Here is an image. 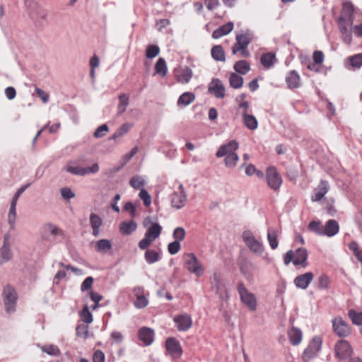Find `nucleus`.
<instances>
[{
	"mask_svg": "<svg viewBox=\"0 0 362 362\" xmlns=\"http://www.w3.org/2000/svg\"><path fill=\"white\" fill-rule=\"evenodd\" d=\"M354 6L350 1L342 3L340 15L337 21L343 42L347 45L352 42Z\"/></svg>",
	"mask_w": 362,
	"mask_h": 362,
	"instance_id": "nucleus-1",
	"label": "nucleus"
},
{
	"mask_svg": "<svg viewBox=\"0 0 362 362\" xmlns=\"http://www.w3.org/2000/svg\"><path fill=\"white\" fill-rule=\"evenodd\" d=\"M83 158H78L68 161L65 170L66 172L78 176H86L89 174H95L99 170L100 167L98 163H94L90 167L83 168L79 166L80 164L83 163Z\"/></svg>",
	"mask_w": 362,
	"mask_h": 362,
	"instance_id": "nucleus-2",
	"label": "nucleus"
},
{
	"mask_svg": "<svg viewBox=\"0 0 362 362\" xmlns=\"http://www.w3.org/2000/svg\"><path fill=\"white\" fill-rule=\"evenodd\" d=\"M235 40V43L231 48L232 54H236L239 52L241 57H249L250 54L247 49V47L252 42V37L250 34L248 32L237 34Z\"/></svg>",
	"mask_w": 362,
	"mask_h": 362,
	"instance_id": "nucleus-3",
	"label": "nucleus"
},
{
	"mask_svg": "<svg viewBox=\"0 0 362 362\" xmlns=\"http://www.w3.org/2000/svg\"><path fill=\"white\" fill-rule=\"evenodd\" d=\"M184 265L186 269L197 277L204 273V267L194 253H186L184 256Z\"/></svg>",
	"mask_w": 362,
	"mask_h": 362,
	"instance_id": "nucleus-4",
	"label": "nucleus"
},
{
	"mask_svg": "<svg viewBox=\"0 0 362 362\" xmlns=\"http://www.w3.org/2000/svg\"><path fill=\"white\" fill-rule=\"evenodd\" d=\"M212 290L222 300H228L229 294L226 286V281L222 278L219 272H214L211 278Z\"/></svg>",
	"mask_w": 362,
	"mask_h": 362,
	"instance_id": "nucleus-5",
	"label": "nucleus"
},
{
	"mask_svg": "<svg viewBox=\"0 0 362 362\" xmlns=\"http://www.w3.org/2000/svg\"><path fill=\"white\" fill-rule=\"evenodd\" d=\"M237 291L241 302L246 305L250 311H255L257 306L255 296L247 290L243 282L238 284Z\"/></svg>",
	"mask_w": 362,
	"mask_h": 362,
	"instance_id": "nucleus-6",
	"label": "nucleus"
},
{
	"mask_svg": "<svg viewBox=\"0 0 362 362\" xmlns=\"http://www.w3.org/2000/svg\"><path fill=\"white\" fill-rule=\"evenodd\" d=\"M322 341L318 336L314 337L302 354V358L307 362L316 357L321 350Z\"/></svg>",
	"mask_w": 362,
	"mask_h": 362,
	"instance_id": "nucleus-7",
	"label": "nucleus"
},
{
	"mask_svg": "<svg viewBox=\"0 0 362 362\" xmlns=\"http://www.w3.org/2000/svg\"><path fill=\"white\" fill-rule=\"evenodd\" d=\"M6 311L7 313H13L16 310V300L18 298L15 289L10 285H7L4 288L2 293Z\"/></svg>",
	"mask_w": 362,
	"mask_h": 362,
	"instance_id": "nucleus-8",
	"label": "nucleus"
},
{
	"mask_svg": "<svg viewBox=\"0 0 362 362\" xmlns=\"http://www.w3.org/2000/svg\"><path fill=\"white\" fill-rule=\"evenodd\" d=\"M242 237L246 245L252 252L259 255H261L263 253L264 246L262 243L255 238L251 231H244Z\"/></svg>",
	"mask_w": 362,
	"mask_h": 362,
	"instance_id": "nucleus-9",
	"label": "nucleus"
},
{
	"mask_svg": "<svg viewBox=\"0 0 362 362\" xmlns=\"http://www.w3.org/2000/svg\"><path fill=\"white\" fill-rule=\"evenodd\" d=\"M170 202L172 207L176 209H180L185 206L187 202V193L182 184L179 185L178 191L170 194Z\"/></svg>",
	"mask_w": 362,
	"mask_h": 362,
	"instance_id": "nucleus-10",
	"label": "nucleus"
},
{
	"mask_svg": "<svg viewBox=\"0 0 362 362\" xmlns=\"http://www.w3.org/2000/svg\"><path fill=\"white\" fill-rule=\"evenodd\" d=\"M143 225L147 230L145 236L154 241L157 239L162 231V227L158 223H153L151 217L144 218Z\"/></svg>",
	"mask_w": 362,
	"mask_h": 362,
	"instance_id": "nucleus-11",
	"label": "nucleus"
},
{
	"mask_svg": "<svg viewBox=\"0 0 362 362\" xmlns=\"http://www.w3.org/2000/svg\"><path fill=\"white\" fill-rule=\"evenodd\" d=\"M334 350L336 356L341 360L349 358L353 352L350 344L344 339L339 340L336 343Z\"/></svg>",
	"mask_w": 362,
	"mask_h": 362,
	"instance_id": "nucleus-12",
	"label": "nucleus"
},
{
	"mask_svg": "<svg viewBox=\"0 0 362 362\" xmlns=\"http://www.w3.org/2000/svg\"><path fill=\"white\" fill-rule=\"evenodd\" d=\"M332 322L334 332L337 336L346 337L351 334V327L341 317H335L332 320Z\"/></svg>",
	"mask_w": 362,
	"mask_h": 362,
	"instance_id": "nucleus-13",
	"label": "nucleus"
},
{
	"mask_svg": "<svg viewBox=\"0 0 362 362\" xmlns=\"http://www.w3.org/2000/svg\"><path fill=\"white\" fill-rule=\"evenodd\" d=\"M266 178L268 185L274 191L279 189L282 184L281 175L275 168H269L267 169Z\"/></svg>",
	"mask_w": 362,
	"mask_h": 362,
	"instance_id": "nucleus-14",
	"label": "nucleus"
},
{
	"mask_svg": "<svg viewBox=\"0 0 362 362\" xmlns=\"http://www.w3.org/2000/svg\"><path fill=\"white\" fill-rule=\"evenodd\" d=\"M176 327L180 332H186L189 330L192 325V317L187 313L175 315L173 317Z\"/></svg>",
	"mask_w": 362,
	"mask_h": 362,
	"instance_id": "nucleus-15",
	"label": "nucleus"
},
{
	"mask_svg": "<svg viewBox=\"0 0 362 362\" xmlns=\"http://www.w3.org/2000/svg\"><path fill=\"white\" fill-rule=\"evenodd\" d=\"M208 91L217 98H223L226 89L222 81L218 78H213L208 86Z\"/></svg>",
	"mask_w": 362,
	"mask_h": 362,
	"instance_id": "nucleus-16",
	"label": "nucleus"
},
{
	"mask_svg": "<svg viewBox=\"0 0 362 362\" xmlns=\"http://www.w3.org/2000/svg\"><path fill=\"white\" fill-rule=\"evenodd\" d=\"M239 144L236 140H231L227 144H222L216 153L217 158L233 153L238 149Z\"/></svg>",
	"mask_w": 362,
	"mask_h": 362,
	"instance_id": "nucleus-17",
	"label": "nucleus"
},
{
	"mask_svg": "<svg viewBox=\"0 0 362 362\" xmlns=\"http://www.w3.org/2000/svg\"><path fill=\"white\" fill-rule=\"evenodd\" d=\"M13 257V252L9 244L8 235L4 238L2 246L0 247V264L10 261Z\"/></svg>",
	"mask_w": 362,
	"mask_h": 362,
	"instance_id": "nucleus-18",
	"label": "nucleus"
},
{
	"mask_svg": "<svg viewBox=\"0 0 362 362\" xmlns=\"http://www.w3.org/2000/svg\"><path fill=\"white\" fill-rule=\"evenodd\" d=\"M314 275L312 272H306L303 274L297 276L293 281L295 286L300 289H306L313 281Z\"/></svg>",
	"mask_w": 362,
	"mask_h": 362,
	"instance_id": "nucleus-19",
	"label": "nucleus"
},
{
	"mask_svg": "<svg viewBox=\"0 0 362 362\" xmlns=\"http://www.w3.org/2000/svg\"><path fill=\"white\" fill-rule=\"evenodd\" d=\"M165 348L168 352L173 357H180L182 354L180 344L175 338H168L166 339Z\"/></svg>",
	"mask_w": 362,
	"mask_h": 362,
	"instance_id": "nucleus-20",
	"label": "nucleus"
},
{
	"mask_svg": "<svg viewBox=\"0 0 362 362\" xmlns=\"http://www.w3.org/2000/svg\"><path fill=\"white\" fill-rule=\"evenodd\" d=\"M138 337L145 346H149L153 341L154 331L151 328L144 327L139 330Z\"/></svg>",
	"mask_w": 362,
	"mask_h": 362,
	"instance_id": "nucleus-21",
	"label": "nucleus"
},
{
	"mask_svg": "<svg viewBox=\"0 0 362 362\" xmlns=\"http://www.w3.org/2000/svg\"><path fill=\"white\" fill-rule=\"evenodd\" d=\"M329 188V183L327 181L321 180L317 187L315 189L314 194L311 197L312 201H320L327 193Z\"/></svg>",
	"mask_w": 362,
	"mask_h": 362,
	"instance_id": "nucleus-22",
	"label": "nucleus"
},
{
	"mask_svg": "<svg viewBox=\"0 0 362 362\" xmlns=\"http://www.w3.org/2000/svg\"><path fill=\"white\" fill-rule=\"evenodd\" d=\"M308 251L304 247L298 248L294 252L293 264L296 266L301 265L303 267L307 266Z\"/></svg>",
	"mask_w": 362,
	"mask_h": 362,
	"instance_id": "nucleus-23",
	"label": "nucleus"
},
{
	"mask_svg": "<svg viewBox=\"0 0 362 362\" xmlns=\"http://www.w3.org/2000/svg\"><path fill=\"white\" fill-rule=\"evenodd\" d=\"M339 230V226L337 221L330 219L323 226V235L332 237L337 234Z\"/></svg>",
	"mask_w": 362,
	"mask_h": 362,
	"instance_id": "nucleus-24",
	"label": "nucleus"
},
{
	"mask_svg": "<svg viewBox=\"0 0 362 362\" xmlns=\"http://www.w3.org/2000/svg\"><path fill=\"white\" fill-rule=\"evenodd\" d=\"M89 221L93 230V235L98 237L100 234V228L103 225V219L98 214L91 213L90 215Z\"/></svg>",
	"mask_w": 362,
	"mask_h": 362,
	"instance_id": "nucleus-25",
	"label": "nucleus"
},
{
	"mask_svg": "<svg viewBox=\"0 0 362 362\" xmlns=\"http://www.w3.org/2000/svg\"><path fill=\"white\" fill-rule=\"evenodd\" d=\"M233 29V23L228 22L227 23L220 26L218 28L216 29L213 33L212 37L214 39L220 38L224 35L230 33Z\"/></svg>",
	"mask_w": 362,
	"mask_h": 362,
	"instance_id": "nucleus-26",
	"label": "nucleus"
},
{
	"mask_svg": "<svg viewBox=\"0 0 362 362\" xmlns=\"http://www.w3.org/2000/svg\"><path fill=\"white\" fill-rule=\"evenodd\" d=\"M288 337L291 344L293 346H297L302 340L303 334L300 329L292 327L288 332Z\"/></svg>",
	"mask_w": 362,
	"mask_h": 362,
	"instance_id": "nucleus-27",
	"label": "nucleus"
},
{
	"mask_svg": "<svg viewBox=\"0 0 362 362\" xmlns=\"http://www.w3.org/2000/svg\"><path fill=\"white\" fill-rule=\"evenodd\" d=\"M137 224L134 221H123L119 225L120 233L124 235H129L136 230Z\"/></svg>",
	"mask_w": 362,
	"mask_h": 362,
	"instance_id": "nucleus-28",
	"label": "nucleus"
},
{
	"mask_svg": "<svg viewBox=\"0 0 362 362\" xmlns=\"http://www.w3.org/2000/svg\"><path fill=\"white\" fill-rule=\"evenodd\" d=\"M195 100V95L191 92H185L178 98L177 105L179 107H185L189 105Z\"/></svg>",
	"mask_w": 362,
	"mask_h": 362,
	"instance_id": "nucleus-29",
	"label": "nucleus"
},
{
	"mask_svg": "<svg viewBox=\"0 0 362 362\" xmlns=\"http://www.w3.org/2000/svg\"><path fill=\"white\" fill-rule=\"evenodd\" d=\"M286 82L290 88H297L300 86V76L296 71H291L286 78Z\"/></svg>",
	"mask_w": 362,
	"mask_h": 362,
	"instance_id": "nucleus-30",
	"label": "nucleus"
},
{
	"mask_svg": "<svg viewBox=\"0 0 362 362\" xmlns=\"http://www.w3.org/2000/svg\"><path fill=\"white\" fill-rule=\"evenodd\" d=\"M141 291L142 288L141 287H137L134 289V293L136 296L134 306L139 309L146 307L148 303V299L144 295L139 294Z\"/></svg>",
	"mask_w": 362,
	"mask_h": 362,
	"instance_id": "nucleus-31",
	"label": "nucleus"
},
{
	"mask_svg": "<svg viewBox=\"0 0 362 362\" xmlns=\"http://www.w3.org/2000/svg\"><path fill=\"white\" fill-rule=\"evenodd\" d=\"M242 115L243 118V122L247 129L250 130H255L257 128L258 122L254 115L246 112H242Z\"/></svg>",
	"mask_w": 362,
	"mask_h": 362,
	"instance_id": "nucleus-32",
	"label": "nucleus"
},
{
	"mask_svg": "<svg viewBox=\"0 0 362 362\" xmlns=\"http://www.w3.org/2000/svg\"><path fill=\"white\" fill-rule=\"evenodd\" d=\"M112 248V243L107 239H101L98 240L95 245V249L100 253H107Z\"/></svg>",
	"mask_w": 362,
	"mask_h": 362,
	"instance_id": "nucleus-33",
	"label": "nucleus"
},
{
	"mask_svg": "<svg viewBox=\"0 0 362 362\" xmlns=\"http://www.w3.org/2000/svg\"><path fill=\"white\" fill-rule=\"evenodd\" d=\"M211 54L212 58L217 62H225L226 55L223 47L221 45H215L211 48Z\"/></svg>",
	"mask_w": 362,
	"mask_h": 362,
	"instance_id": "nucleus-34",
	"label": "nucleus"
},
{
	"mask_svg": "<svg viewBox=\"0 0 362 362\" xmlns=\"http://www.w3.org/2000/svg\"><path fill=\"white\" fill-rule=\"evenodd\" d=\"M233 69L238 74L245 75L250 70V65L246 60H240L234 64Z\"/></svg>",
	"mask_w": 362,
	"mask_h": 362,
	"instance_id": "nucleus-35",
	"label": "nucleus"
},
{
	"mask_svg": "<svg viewBox=\"0 0 362 362\" xmlns=\"http://www.w3.org/2000/svg\"><path fill=\"white\" fill-rule=\"evenodd\" d=\"M16 205L17 203L11 201L9 212L8 214V222L11 230L15 229L16 218Z\"/></svg>",
	"mask_w": 362,
	"mask_h": 362,
	"instance_id": "nucleus-36",
	"label": "nucleus"
},
{
	"mask_svg": "<svg viewBox=\"0 0 362 362\" xmlns=\"http://www.w3.org/2000/svg\"><path fill=\"white\" fill-rule=\"evenodd\" d=\"M277 236V231L275 229L271 228H268L267 240L272 250L276 249L279 245Z\"/></svg>",
	"mask_w": 362,
	"mask_h": 362,
	"instance_id": "nucleus-37",
	"label": "nucleus"
},
{
	"mask_svg": "<svg viewBox=\"0 0 362 362\" xmlns=\"http://www.w3.org/2000/svg\"><path fill=\"white\" fill-rule=\"evenodd\" d=\"M177 80L181 83H187L189 82L192 77V71L189 68H185L182 70L180 73L177 74Z\"/></svg>",
	"mask_w": 362,
	"mask_h": 362,
	"instance_id": "nucleus-38",
	"label": "nucleus"
},
{
	"mask_svg": "<svg viewBox=\"0 0 362 362\" xmlns=\"http://www.w3.org/2000/svg\"><path fill=\"white\" fill-rule=\"evenodd\" d=\"M261 63L267 69L271 68L276 60V55L272 52L263 54L261 57Z\"/></svg>",
	"mask_w": 362,
	"mask_h": 362,
	"instance_id": "nucleus-39",
	"label": "nucleus"
},
{
	"mask_svg": "<svg viewBox=\"0 0 362 362\" xmlns=\"http://www.w3.org/2000/svg\"><path fill=\"white\" fill-rule=\"evenodd\" d=\"M119 104L117 106V113L118 115H122L124 113L127 109V107L129 103V98L125 93H121L119 95Z\"/></svg>",
	"mask_w": 362,
	"mask_h": 362,
	"instance_id": "nucleus-40",
	"label": "nucleus"
},
{
	"mask_svg": "<svg viewBox=\"0 0 362 362\" xmlns=\"http://www.w3.org/2000/svg\"><path fill=\"white\" fill-rule=\"evenodd\" d=\"M132 124L129 122H125L117 129V131L110 138L112 140H116L117 138L122 137L125 135L132 128Z\"/></svg>",
	"mask_w": 362,
	"mask_h": 362,
	"instance_id": "nucleus-41",
	"label": "nucleus"
},
{
	"mask_svg": "<svg viewBox=\"0 0 362 362\" xmlns=\"http://www.w3.org/2000/svg\"><path fill=\"white\" fill-rule=\"evenodd\" d=\"M229 83L232 88L239 89L243 85V78L236 73H232L229 77Z\"/></svg>",
	"mask_w": 362,
	"mask_h": 362,
	"instance_id": "nucleus-42",
	"label": "nucleus"
},
{
	"mask_svg": "<svg viewBox=\"0 0 362 362\" xmlns=\"http://www.w3.org/2000/svg\"><path fill=\"white\" fill-rule=\"evenodd\" d=\"M156 74L164 77L167 74L168 67L165 60L163 58H159L155 64Z\"/></svg>",
	"mask_w": 362,
	"mask_h": 362,
	"instance_id": "nucleus-43",
	"label": "nucleus"
},
{
	"mask_svg": "<svg viewBox=\"0 0 362 362\" xmlns=\"http://www.w3.org/2000/svg\"><path fill=\"white\" fill-rule=\"evenodd\" d=\"M144 259L148 264H153L160 260V255L154 250H146Z\"/></svg>",
	"mask_w": 362,
	"mask_h": 362,
	"instance_id": "nucleus-44",
	"label": "nucleus"
},
{
	"mask_svg": "<svg viewBox=\"0 0 362 362\" xmlns=\"http://www.w3.org/2000/svg\"><path fill=\"white\" fill-rule=\"evenodd\" d=\"M330 284L329 277L325 273L321 274L317 279V288L320 290H326Z\"/></svg>",
	"mask_w": 362,
	"mask_h": 362,
	"instance_id": "nucleus-45",
	"label": "nucleus"
},
{
	"mask_svg": "<svg viewBox=\"0 0 362 362\" xmlns=\"http://www.w3.org/2000/svg\"><path fill=\"white\" fill-rule=\"evenodd\" d=\"M224 163L227 168H233L236 166L239 156L236 152L225 156Z\"/></svg>",
	"mask_w": 362,
	"mask_h": 362,
	"instance_id": "nucleus-46",
	"label": "nucleus"
},
{
	"mask_svg": "<svg viewBox=\"0 0 362 362\" xmlns=\"http://www.w3.org/2000/svg\"><path fill=\"white\" fill-rule=\"evenodd\" d=\"M129 185L135 189H143L142 187L145 185V180L142 177L136 175L131 178L129 180Z\"/></svg>",
	"mask_w": 362,
	"mask_h": 362,
	"instance_id": "nucleus-47",
	"label": "nucleus"
},
{
	"mask_svg": "<svg viewBox=\"0 0 362 362\" xmlns=\"http://www.w3.org/2000/svg\"><path fill=\"white\" fill-rule=\"evenodd\" d=\"M43 352L47 353L49 356H57L60 354V350L57 346L49 344L40 346Z\"/></svg>",
	"mask_w": 362,
	"mask_h": 362,
	"instance_id": "nucleus-48",
	"label": "nucleus"
},
{
	"mask_svg": "<svg viewBox=\"0 0 362 362\" xmlns=\"http://www.w3.org/2000/svg\"><path fill=\"white\" fill-rule=\"evenodd\" d=\"M308 229L318 235L323 236V226L320 221H310L308 224Z\"/></svg>",
	"mask_w": 362,
	"mask_h": 362,
	"instance_id": "nucleus-49",
	"label": "nucleus"
},
{
	"mask_svg": "<svg viewBox=\"0 0 362 362\" xmlns=\"http://www.w3.org/2000/svg\"><path fill=\"white\" fill-rule=\"evenodd\" d=\"M160 53V48L158 45H149L146 47V57L148 59L156 57Z\"/></svg>",
	"mask_w": 362,
	"mask_h": 362,
	"instance_id": "nucleus-50",
	"label": "nucleus"
},
{
	"mask_svg": "<svg viewBox=\"0 0 362 362\" xmlns=\"http://www.w3.org/2000/svg\"><path fill=\"white\" fill-rule=\"evenodd\" d=\"M350 65L356 69H359L362 66V54H356L349 57Z\"/></svg>",
	"mask_w": 362,
	"mask_h": 362,
	"instance_id": "nucleus-51",
	"label": "nucleus"
},
{
	"mask_svg": "<svg viewBox=\"0 0 362 362\" xmlns=\"http://www.w3.org/2000/svg\"><path fill=\"white\" fill-rule=\"evenodd\" d=\"M349 317L354 324L356 325H362V312L357 313L354 310H350L349 311Z\"/></svg>",
	"mask_w": 362,
	"mask_h": 362,
	"instance_id": "nucleus-52",
	"label": "nucleus"
},
{
	"mask_svg": "<svg viewBox=\"0 0 362 362\" xmlns=\"http://www.w3.org/2000/svg\"><path fill=\"white\" fill-rule=\"evenodd\" d=\"M185 230L182 227H177L173 231V237L175 241L180 243L185 239Z\"/></svg>",
	"mask_w": 362,
	"mask_h": 362,
	"instance_id": "nucleus-53",
	"label": "nucleus"
},
{
	"mask_svg": "<svg viewBox=\"0 0 362 362\" xmlns=\"http://www.w3.org/2000/svg\"><path fill=\"white\" fill-rule=\"evenodd\" d=\"M81 320L86 324H89L93 321V315L89 311L87 306H85L81 312Z\"/></svg>",
	"mask_w": 362,
	"mask_h": 362,
	"instance_id": "nucleus-54",
	"label": "nucleus"
},
{
	"mask_svg": "<svg viewBox=\"0 0 362 362\" xmlns=\"http://www.w3.org/2000/svg\"><path fill=\"white\" fill-rule=\"evenodd\" d=\"M76 334L79 337H82L84 339L88 338V326L87 325H78L76 329Z\"/></svg>",
	"mask_w": 362,
	"mask_h": 362,
	"instance_id": "nucleus-55",
	"label": "nucleus"
},
{
	"mask_svg": "<svg viewBox=\"0 0 362 362\" xmlns=\"http://www.w3.org/2000/svg\"><path fill=\"white\" fill-rule=\"evenodd\" d=\"M62 197L65 200H70L76 197V194L69 187H63L60 189Z\"/></svg>",
	"mask_w": 362,
	"mask_h": 362,
	"instance_id": "nucleus-56",
	"label": "nucleus"
},
{
	"mask_svg": "<svg viewBox=\"0 0 362 362\" xmlns=\"http://www.w3.org/2000/svg\"><path fill=\"white\" fill-rule=\"evenodd\" d=\"M139 197L143 200L146 206H149L151 204V197L149 193L145 189H141Z\"/></svg>",
	"mask_w": 362,
	"mask_h": 362,
	"instance_id": "nucleus-57",
	"label": "nucleus"
},
{
	"mask_svg": "<svg viewBox=\"0 0 362 362\" xmlns=\"http://www.w3.org/2000/svg\"><path fill=\"white\" fill-rule=\"evenodd\" d=\"M108 126L106 124H103L95 129L93 136L95 138H102L106 134L107 132H108Z\"/></svg>",
	"mask_w": 362,
	"mask_h": 362,
	"instance_id": "nucleus-58",
	"label": "nucleus"
},
{
	"mask_svg": "<svg viewBox=\"0 0 362 362\" xmlns=\"http://www.w3.org/2000/svg\"><path fill=\"white\" fill-rule=\"evenodd\" d=\"M45 227L50 231L51 234L53 235H59L63 236L64 233L63 230L59 228L58 226L52 224V223H47Z\"/></svg>",
	"mask_w": 362,
	"mask_h": 362,
	"instance_id": "nucleus-59",
	"label": "nucleus"
},
{
	"mask_svg": "<svg viewBox=\"0 0 362 362\" xmlns=\"http://www.w3.org/2000/svg\"><path fill=\"white\" fill-rule=\"evenodd\" d=\"M93 281L94 279L92 276L86 277L81 285V291L85 292L90 290L92 288Z\"/></svg>",
	"mask_w": 362,
	"mask_h": 362,
	"instance_id": "nucleus-60",
	"label": "nucleus"
},
{
	"mask_svg": "<svg viewBox=\"0 0 362 362\" xmlns=\"http://www.w3.org/2000/svg\"><path fill=\"white\" fill-rule=\"evenodd\" d=\"M180 243L174 240L168 244V250L170 255H175L180 251Z\"/></svg>",
	"mask_w": 362,
	"mask_h": 362,
	"instance_id": "nucleus-61",
	"label": "nucleus"
},
{
	"mask_svg": "<svg viewBox=\"0 0 362 362\" xmlns=\"http://www.w3.org/2000/svg\"><path fill=\"white\" fill-rule=\"evenodd\" d=\"M30 184L28 183L26 185L21 186L20 188H18L17 189L16 192L15 193L11 201L17 203L21 195L26 190V189H28L30 187Z\"/></svg>",
	"mask_w": 362,
	"mask_h": 362,
	"instance_id": "nucleus-62",
	"label": "nucleus"
},
{
	"mask_svg": "<svg viewBox=\"0 0 362 362\" xmlns=\"http://www.w3.org/2000/svg\"><path fill=\"white\" fill-rule=\"evenodd\" d=\"M110 339L116 344H120L123 341V335L121 332L115 331L110 334Z\"/></svg>",
	"mask_w": 362,
	"mask_h": 362,
	"instance_id": "nucleus-63",
	"label": "nucleus"
},
{
	"mask_svg": "<svg viewBox=\"0 0 362 362\" xmlns=\"http://www.w3.org/2000/svg\"><path fill=\"white\" fill-rule=\"evenodd\" d=\"M93 362H104L105 361V354L103 351L100 350H97L95 351L93 356Z\"/></svg>",
	"mask_w": 362,
	"mask_h": 362,
	"instance_id": "nucleus-64",
	"label": "nucleus"
}]
</instances>
